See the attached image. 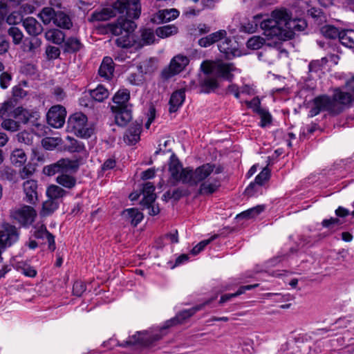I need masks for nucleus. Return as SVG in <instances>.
<instances>
[{
    "label": "nucleus",
    "mask_w": 354,
    "mask_h": 354,
    "mask_svg": "<svg viewBox=\"0 0 354 354\" xmlns=\"http://www.w3.org/2000/svg\"><path fill=\"white\" fill-rule=\"evenodd\" d=\"M263 30V34L267 39H275L277 41H288L295 37V31H303L307 27L304 19H292V14L286 8L274 10L270 17L260 23Z\"/></svg>",
    "instance_id": "1"
},
{
    "label": "nucleus",
    "mask_w": 354,
    "mask_h": 354,
    "mask_svg": "<svg viewBox=\"0 0 354 354\" xmlns=\"http://www.w3.org/2000/svg\"><path fill=\"white\" fill-rule=\"evenodd\" d=\"M129 6H125L123 14L112 23V35L122 36L115 41V44L120 48H130L133 46L136 41L134 39L133 32L137 28L135 20L138 19L141 15L142 5L140 0H129Z\"/></svg>",
    "instance_id": "2"
},
{
    "label": "nucleus",
    "mask_w": 354,
    "mask_h": 354,
    "mask_svg": "<svg viewBox=\"0 0 354 354\" xmlns=\"http://www.w3.org/2000/svg\"><path fill=\"white\" fill-rule=\"evenodd\" d=\"M313 107L309 111L308 116L313 118L318 115L321 111H326L330 115H336L342 112V107L336 109V104L330 96L321 95L315 97L313 100Z\"/></svg>",
    "instance_id": "3"
},
{
    "label": "nucleus",
    "mask_w": 354,
    "mask_h": 354,
    "mask_svg": "<svg viewBox=\"0 0 354 354\" xmlns=\"http://www.w3.org/2000/svg\"><path fill=\"white\" fill-rule=\"evenodd\" d=\"M68 128L75 135L82 138H88L93 133V129L87 124V117L82 113H75L68 120Z\"/></svg>",
    "instance_id": "4"
},
{
    "label": "nucleus",
    "mask_w": 354,
    "mask_h": 354,
    "mask_svg": "<svg viewBox=\"0 0 354 354\" xmlns=\"http://www.w3.org/2000/svg\"><path fill=\"white\" fill-rule=\"evenodd\" d=\"M79 166L77 159L62 158L53 164L45 166L43 172L45 175L50 176L59 172L77 170Z\"/></svg>",
    "instance_id": "5"
},
{
    "label": "nucleus",
    "mask_w": 354,
    "mask_h": 354,
    "mask_svg": "<svg viewBox=\"0 0 354 354\" xmlns=\"http://www.w3.org/2000/svg\"><path fill=\"white\" fill-rule=\"evenodd\" d=\"M10 215L11 218L21 225L28 227L33 223L37 214L32 207L24 205L20 208L12 209Z\"/></svg>",
    "instance_id": "6"
},
{
    "label": "nucleus",
    "mask_w": 354,
    "mask_h": 354,
    "mask_svg": "<svg viewBox=\"0 0 354 354\" xmlns=\"http://www.w3.org/2000/svg\"><path fill=\"white\" fill-rule=\"evenodd\" d=\"M19 232L18 229L9 223H4L0 229V247L7 248L11 246L19 240Z\"/></svg>",
    "instance_id": "7"
},
{
    "label": "nucleus",
    "mask_w": 354,
    "mask_h": 354,
    "mask_svg": "<svg viewBox=\"0 0 354 354\" xmlns=\"http://www.w3.org/2000/svg\"><path fill=\"white\" fill-rule=\"evenodd\" d=\"M66 111L64 106L56 105L52 106L47 113V122L49 125L54 128L62 127L64 122Z\"/></svg>",
    "instance_id": "8"
},
{
    "label": "nucleus",
    "mask_w": 354,
    "mask_h": 354,
    "mask_svg": "<svg viewBox=\"0 0 354 354\" xmlns=\"http://www.w3.org/2000/svg\"><path fill=\"white\" fill-rule=\"evenodd\" d=\"M223 41L218 45V50L224 55L226 59H232L236 57L241 55V51L239 48L238 42L231 38L225 36Z\"/></svg>",
    "instance_id": "9"
},
{
    "label": "nucleus",
    "mask_w": 354,
    "mask_h": 354,
    "mask_svg": "<svg viewBox=\"0 0 354 354\" xmlns=\"http://www.w3.org/2000/svg\"><path fill=\"white\" fill-rule=\"evenodd\" d=\"M112 113L114 114L115 124L124 127L132 119L131 105L112 106Z\"/></svg>",
    "instance_id": "10"
},
{
    "label": "nucleus",
    "mask_w": 354,
    "mask_h": 354,
    "mask_svg": "<svg viewBox=\"0 0 354 354\" xmlns=\"http://www.w3.org/2000/svg\"><path fill=\"white\" fill-rule=\"evenodd\" d=\"M201 309V306H196L190 309L178 312L175 317L167 320L161 327V330H165L172 326L183 324L187 319L193 316L198 310Z\"/></svg>",
    "instance_id": "11"
},
{
    "label": "nucleus",
    "mask_w": 354,
    "mask_h": 354,
    "mask_svg": "<svg viewBox=\"0 0 354 354\" xmlns=\"http://www.w3.org/2000/svg\"><path fill=\"white\" fill-rule=\"evenodd\" d=\"M39 113L35 109H27L21 106L16 108L15 119L24 124L30 123L35 126H39Z\"/></svg>",
    "instance_id": "12"
},
{
    "label": "nucleus",
    "mask_w": 354,
    "mask_h": 354,
    "mask_svg": "<svg viewBox=\"0 0 354 354\" xmlns=\"http://www.w3.org/2000/svg\"><path fill=\"white\" fill-rule=\"evenodd\" d=\"M214 77L223 78L230 82L234 80V75L232 72L236 70V67L233 63L220 62L215 65Z\"/></svg>",
    "instance_id": "13"
},
{
    "label": "nucleus",
    "mask_w": 354,
    "mask_h": 354,
    "mask_svg": "<svg viewBox=\"0 0 354 354\" xmlns=\"http://www.w3.org/2000/svg\"><path fill=\"white\" fill-rule=\"evenodd\" d=\"M179 15L180 12L176 8L160 10L152 16L151 21L157 24L167 23L174 20Z\"/></svg>",
    "instance_id": "14"
},
{
    "label": "nucleus",
    "mask_w": 354,
    "mask_h": 354,
    "mask_svg": "<svg viewBox=\"0 0 354 354\" xmlns=\"http://www.w3.org/2000/svg\"><path fill=\"white\" fill-rule=\"evenodd\" d=\"M200 93L209 94L214 93L220 86L218 80L214 76H204L198 80Z\"/></svg>",
    "instance_id": "15"
},
{
    "label": "nucleus",
    "mask_w": 354,
    "mask_h": 354,
    "mask_svg": "<svg viewBox=\"0 0 354 354\" xmlns=\"http://www.w3.org/2000/svg\"><path fill=\"white\" fill-rule=\"evenodd\" d=\"M215 165L212 163L203 164L194 170V185L203 183L214 171Z\"/></svg>",
    "instance_id": "16"
},
{
    "label": "nucleus",
    "mask_w": 354,
    "mask_h": 354,
    "mask_svg": "<svg viewBox=\"0 0 354 354\" xmlns=\"http://www.w3.org/2000/svg\"><path fill=\"white\" fill-rule=\"evenodd\" d=\"M225 30H219L214 32L210 33L208 35L198 39V44L203 48H207L225 38L227 36Z\"/></svg>",
    "instance_id": "17"
},
{
    "label": "nucleus",
    "mask_w": 354,
    "mask_h": 354,
    "mask_svg": "<svg viewBox=\"0 0 354 354\" xmlns=\"http://www.w3.org/2000/svg\"><path fill=\"white\" fill-rule=\"evenodd\" d=\"M33 234L36 239H46L48 243V248L51 251L55 250V237L47 230L44 225L35 226Z\"/></svg>",
    "instance_id": "18"
},
{
    "label": "nucleus",
    "mask_w": 354,
    "mask_h": 354,
    "mask_svg": "<svg viewBox=\"0 0 354 354\" xmlns=\"http://www.w3.org/2000/svg\"><path fill=\"white\" fill-rule=\"evenodd\" d=\"M185 99V90L184 88L178 89L174 91L169 101V112L170 113L176 112L183 105Z\"/></svg>",
    "instance_id": "19"
},
{
    "label": "nucleus",
    "mask_w": 354,
    "mask_h": 354,
    "mask_svg": "<svg viewBox=\"0 0 354 354\" xmlns=\"http://www.w3.org/2000/svg\"><path fill=\"white\" fill-rule=\"evenodd\" d=\"M24 192L26 195L25 201L30 204L34 203L37 199V185L33 180H28L24 183Z\"/></svg>",
    "instance_id": "20"
},
{
    "label": "nucleus",
    "mask_w": 354,
    "mask_h": 354,
    "mask_svg": "<svg viewBox=\"0 0 354 354\" xmlns=\"http://www.w3.org/2000/svg\"><path fill=\"white\" fill-rule=\"evenodd\" d=\"M142 124V120L140 122L136 121L135 122H133L127 130V133L124 135V139H127L130 144H136L138 140H140Z\"/></svg>",
    "instance_id": "21"
},
{
    "label": "nucleus",
    "mask_w": 354,
    "mask_h": 354,
    "mask_svg": "<svg viewBox=\"0 0 354 354\" xmlns=\"http://www.w3.org/2000/svg\"><path fill=\"white\" fill-rule=\"evenodd\" d=\"M23 26L27 32L31 36H37L43 31V27L35 18L28 17L23 21Z\"/></svg>",
    "instance_id": "22"
},
{
    "label": "nucleus",
    "mask_w": 354,
    "mask_h": 354,
    "mask_svg": "<svg viewBox=\"0 0 354 354\" xmlns=\"http://www.w3.org/2000/svg\"><path fill=\"white\" fill-rule=\"evenodd\" d=\"M175 182L171 183V185L176 186L177 183L182 182L183 184H188L190 186H194V169L192 167H187L183 168L178 176L174 180Z\"/></svg>",
    "instance_id": "23"
},
{
    "label": "nucleus",
    "mask_w": 354,
    "mask_h": 354,
    "mask_svg": "<svg viewBox=\"0 0 354 354\" xmlns=\"http://www.w3.org/2000/svg\"><path fill=\"white\" fill-rule=\"evenodd\" d=\"M221 187L220 180L215 178L212 182L205 181L201 183L199 189H198V194L199 195H212L215 193Z\"/></svg>",
    "instance_id": "24"
},
{
    "label": "nucleus",
    "mask_w": 354,
    "mask_h": 354,
    "mask_svg": "<svg viewBox=\"0 0 354 354\" xmlns=\"http://www.w3.org/2000/svg\"><path fill=\"white\" fill-rule=\"evenodd\" d=\"M333 100L335 104L338 102L343 105H347L354 102V95L348 91L344 92L340 88H335Z\"/></svg>",
    "instance_id": "25"
},
{
    "label": "nucleus",
    "mask_w": 354,
    "mask_h": 354,
    "mask_svg": "<svg viewBox=\"0 0 354 354\" xmlns=\"http://www.w3.org/2000/svg\"><path fill=\"white\" fill-rule=\"evenodd\" d=\"M122 215L134 227L137 226L144 218L143 214L138 209L134 207L123 210Z\"/></svg>",
    "instance_id": "26"
},
{
    "label": "nucleus",
    "mask_w": 354,
    "mask_h": 354,
    "mask_svg": "<svg viewBox=\"0 0 354 354\" xmlns=\"http://www.w3.org/2000/svg\"><path fill=\"white\" fill-rule=\"evenodd\" d=\"M16 102L15 100H10L5 102L0 108V118L2 119L6 118H15Z\"/></svg>",
    "instance_id": "27"
},
{
    "label": "nucleus",
    "mask_w": 354,
    "mask_h": 354,
    "mask_svg": "<svg viewBox=\"0 0 354 354\" xmlns=\"http://www.w3.org/2000/svg\"><path fill=\"white\" fill-rule=\"evenodd\" d=\"M259 286V283L241 286L239 287V288L237 290V291L234 293H229V294L223 295L220 298L219 304H223L228 301L229 300H230L232 298L236 297L245 293V291L252 290L255 288H257Z\"/></svg>",
    "instance_id": "28"
},
{
    "label": "nucleus",
    "mask_w": 354,
    "mask_h": 354,
    "mask_svg": "<svg viewBox=\"0 0 354 354\" xmlns=\"http://www.w3.org/2000/svg\"><path fill=\"white\" fill-rule=\"evenodd\" d=\"M65 34L59 29H50L45 33V38L52 43L60 45L64 42Z\"/></svg>",
    "instance_id": "29"
},
{
    "label": "nucleus",
    "mask_w": 354,
    "mask_h": 354,
    "mask_svg": "<svg viewBox=\"0 0 354 354\" xmlns=\"http://www.w3.org/2000/svg\"><path fill=\"white\" fill-rule=\"evenodd\" d=\"M146 335V332L138 331L135 335L130 336L129 337V339L124 341L122 344H120V346L123 347H127L129 346H134L138 344L143 347H145Z\"/></svg>",
    "instance_id": "30"
},
{
    "label": "nucleus",
    "mask_w": 354,
    "mask_h": 354,
    "mask_svg": "<svg viewBox=\"0 0 354 354\" xmlns=\"http://www.w3.org/2000/svg\"><path fill=\"white\" fill-rule=\"evenodd\" d=\"M189 63V59L187 56L178 55L171 59L169 65L179 74L185 68Z\"/></svg>",
    "instance_id": "31"
},
{
    "label": "nucleus",
    "mask_w": 354,
    "mask_h": 354,
    "mask_svg": "<svg viewBox=\"0 0 354 354\" xmlns=\"http://www.w3.org/2000/svg\"><path fill=\"white\" fill-rule=\"evenodd\" d=\"M67 142L65 145L66 149L71 153H85L84 144L70 136L66 137Z\"/></svg>",
    "instance_id": "32"
},
{
    "label": "nucleus",
    "mask_w": 354,
    "mask_h": 354,
    "mask_svg": "<svg viewBox=\"0 0 354 354\" xmlns=\"http://www.w3.org/2000/svg\"><path fill=\"white\" fill-rule=\"evenodd\" d=\"M183 168L184 167H183V165L179 160L178 158L176 156L175 153H173L170 156L169 163V171L171 174V178L174 180Z\"/></svg>",
    "instance_id": "33"
},
{
    "label": "nucleus",
    "mask_w": 354,
    "mask_h": 354,
    "mask_svg": "<svg viewBox=\"0 0 354 354\" xmlns=\"http://www.w3.org/2000/svg\"><path fill=\"white\" fill-rule=\"evenodd\" d=\"M53 23L58 27L63 29H70L73 23L68 15L62 11H57Z\"/></svg>",
    "instance_id": "34"
},
{
    "label": "nucleus",
    "mask_w": 354,
    "mask_h": 354,
    "mask_svg": "<svg viewBox=\"0 0 354 354\" xmlns=\"http://www.w3.org/2000/svg\"><path fill=\"white\" fill-rule=\"evenodd\" d=\"M320 31L324 37L330 39H338L339 41L342 30H339L335 26L333 25H325L321 28Z\"/></svg>",
    "instance_id": "35"
},
{
    "label": "nucleus",
    "mask_w": 354,
    "mask_h": 354,
    "mask_svg": "<svg viewBox=\"0 0 354 354\" xmlns=\"http://www.w3.org/2000/svg\"><path fill=\"white\" fill-rule=\"evenodd\" d=\"M130 99V91L127 88L119 89L112 97V102L117 106L128 105L127 103Z\"/></svg>",
    "instance_id": "36"
},
{
    "label": "nucleus",
    "mask_w": 354,
    "mask_h": 354,
    "mask_svg": "<svg viewBox=\"0 0 354 354\" xmlns=\"http://www.w3.org/2000/svg\"><path fill=\"white\" fill-rule=\"evenodd\" d=\"M339 42L347 48H354V30H342V35L339 37Z\"/></svg>",
    "instance_id": "37"
},
{
    "label": "nucleus",
    "mask_w": 354,
    "mask_h": 354,
    "mask_svg": "<svg viewBox=\"0 0 354 354\" xmlns=\"http://www.w3.org/2000/svg\"><path fill=\"white\" fill-rule=\"evenodd\" d=\"M350 324V321L345 317L338 319L334 324H333L329 328H319L317 330L316 334L323 335L325 333L329 331H334L337 328H346Z\"/></svg>",
    "instance_id": "38"
},
{
    "label": "nucleus",
    "mask_w": 354,
    "mask_h": 354,
    "mask_svg": "<svg viewBox=\"0 0 354 354\" xmlns=\"http://www.w3.org/2000/svg\"><path fill=\"white\" fill-rule=\"evenodd\" d=\"M265 209V205H259L254 207L250 208L245 211L242 212L236 216V218H252L257 216Z\"/></svg>",
    "instance_id": "39"
},
{
    "label": "nucleus",
    "mask_w": 354,
    "mask_h": 354,
    "mask_svg": "<svg viewBox=\"0 0 354 354\" xmlns=\"http://www.w3.org/2000/svg\"><path fill=\"white\" fill-rule=\"evenodd\" d=\"M91 97L97 102H102L108 98L109 91L102 85H98L96 88L90 91Z\"/></svg>",
    "instance_id": "40"
},
{
    "label": "nucleus",
    "mask_w": 354,
    "mask_h": 354,
    "mask_svg": "<svg viewBox=\"0 0 354 354\" xmlns=\"http://www.w3.org/2000/svg\"><path fill=\"white\" fill-rule=\"evenodd\" d=\"M46 194L49 198L58 201L66 194V192L58 185H51L46 190Z\"/></svg>",
    "instance_id": "41"
},
{
    "label": "nucleus",
    "mask_w": 354,
    "mask_h": 354,
    "mask_svg": "<svg viewBox=\"0 0 354 354\" xmlns=\"http://www.w3.org/2000/svg\"><path fill=\"white\" fill-rule=\"evenodd\" d=\"M156 35L160 38H166L178 32V28L174 25H167L160 26L155 31Z\"/></svg>",
    "instance_id": "42"
},
{
    "label": "nucleus",
    "mask_w": 354,
    "mask_h": 354,
    "mask_svg": "<svg viewBox=\"0 0 354 354\" xmlns=\"http://www.w3.org/2000/svg\"><path fill=\"white\" fill-rule=\"evenodd\" d=\"M98 75L105 80H109L111 76V57H105L98 70Z\"/></svg>",
    "instance_id": "43"
},
{
    "label": "nucleus",
    "mask_w": 354,
    "mask_h": 354,
    "mask_svg": "<svg viewBox=\"0 0 354 354\" xmlns=\"http://www.w3.org/2000/svg\"><path fill=\"white\" fill-rule=\"evenodd\" d=\"M82 47L80 41L76 37H69L64 40V50L68 53H75L80 50Z\"/></svg>",
    "instance_id": "44"
},
{
    "label": "nucleus",
    "mask_w": 354,
    "mask_h": 354,
    "mask_svg": "<svg viewBox=\"0 0 354 354\" xmlns=\"http://www.w3.org/2000/svg\"><path fill=\"white\" fill-rule=\"evenodd\" d=\"M56 182L68 189H72L76 185V179L75 177L68 174H60L56 178Z\"/></svg>",
    "instance_id": "45"
},
{
    "label": "nucleus",
    "mask_w": 354,
    "mask_h": 354,
    "mask_svg": "<svg viewBox=\"0 0 354 354\" xmlns=\"http://www.w3.org/2000/svg\"><path fill=\"white\" fill-rule=\"evenodd\" d=\"M154 32L150 28H143L141 30V41L139 45L140 46L151 45L154 43Z\"/></svg>",
    "instance_id": "46"
},
{
    "label": "nucleus",
    "mask_w": 354,
    "mask_h": 354,
    "mask_svg": "<svg viewBox=\"0 0 354 354\" xmlns=\"http://www.w3.org/2000/svg\"><path fill=\"white\" fill-rule=\"evenodd\" d=\"M57 12L50 7L44 8L39 17L44 24H49L51 21H54Z\"/></svg>",
    "instance_id": "47"
},
{
    "label": "nucleus",
    "mask_w": 354,
    "mask_h": 354,
    "mask_svg": "<svg viewBox=\"0 0 354 354\" xmlns=\"http://www.w3.org/2000/svg\"><path fill=\"white\" fill-rule=\"evenodd\" d=\"M308 15L313 18L316 23L322 24L326 21V15L323 10L319 8L312 7L308 10Z\"/></svg>",
    "instance_id": "48"
},
{
    "label": "nucleus",
    "mask_w": 354,
    "mask_h": 354,
    "mask_svg": "<svg viewBox=\"0 0 354 354\" xmlns=\"http://www.w3.org/2000/svg\"><path fill=\"white\" fill-rule=\"evenodd\" d=\"M266 44V39L261 36H252L246 42L248 49L259 50Z\"/></svg>",
    "instance_id": "49"
},
{
    "label": "nucleus",
    "mask_w": 354,
    "mask_h": 354,
    "mask_svg": "<svg viewBox=\"0 0 354 354\" xmlns=\"http://www.w3.org/2000/svg\"><path fill=\"white\" fill-rule=\"evenodd\" d=\"M59 207V202L49 198L43 203L41 214L44 216H48L55 211Z\"/></svg>",
    "instance_id": "50"
},
{
    "label": "nucleus",
    "mask_w": 354,
    "mask_h": 354,
    "mask_svg": "<svg viewBox=\"0 0 354 354\" xmlns=\"http://www.w3.org/2000/svg\"><path fill=\"white\" fill-rule=\"evenodd\" d=\"M10 159L13 164L20 165L26 162V156L22 149H16L12 152Z\"/></svg>",
    "instance_id": "51"
},
{
    "label": "nucleus",
    "mask_w": 354,
    "mask_h": 354,
    "mask_svg": "<svg viewBox=\"0 0 354 354\" xmlns=\"http://www.w3.org/2000/svg\"><path fill=\"white\" fill-rule=\"evenodd\" d=\"M218 236L217 234H214L208 239L201 241L192 248V250H191V254L193 255H197L201 251H203L207 245H209L212 241L216 239Z\"/></svg>",
    "instance_id": "52"
},
{
    "label": "nucleus",
    "mask_w": 354,
    "mask_h": 354,
    "mask_svg": "<svg viewBox=\"0 0 354 354\" xmlns=\"http://www.w3.org/2000/svg\"><path fill=\"white\" fill-rule=\"evenodd\" d=\"M129 6V0H115L112 2V17L115 13L123 14L125 6Z\"/></svg>",
    "instance_id": "53"
},
{
    "label": "nucleus",
    "mask_w": 354,
    "mask_h": 354,
    "mask_svg": "<svg viewBox=\"0 0 354 354\" xmlns=\"http://www.w3.org/2000/svg\"><path fill=\"white\" fill-rule=\"evenodd\" d=\"M259 113L257 114L260 115L261 122L259 126L264 128L270 124L272 122V117L268 110L264 109L263 110H259Z\"/></svg>",
    "instance_id": "54"
},
{
    "label": "nucleus",
    "mask_w": 354,
    "mask_h": 354,
    "mask_svg": "<svg viewBox=\"0 0 354 354\" xmlns=\"http://www.w3.org/2000/svg\"><path fill=\"white\" fill-rule=\"evenodd\" d=\"M165 330H161V328H160V332L156 334H153L149 336L145 335L146 341H145V347L151 348L154 345V343L160 340L162 337L165 335Z\"/></svg>",
    "instance_id": "55"
},
{
    "label": "nucleus",
    "mask_w": 354,
    "mask_h": 354,
    "mask_svg": "<svg viewBox=\"0 0 354 354\" xmlns=\"http://www.w3.org/2000/svg\"><path fill=\"white\" fill-rule=\"evenodd\" d=\"M216 64L209 61H203L201 64L200 68L205 76H214Z\"/></svg>",
    "instance_id": "56"
},
{
    "label": "nucleus",
    "mask_w": 354,
    "mask_h": 354,
    "mask_svg": "<svg viewBox=\"0 0 354 354\" xmlns=\"http://www.w3.org/2000/svg\"><path fill=\"white\" fill-rule=\"evenodd\" d=\"M270 169L266 167L262 171L255 177L254 182L257 183L259 186H261L264 183L270 179Z\"/></svg>",
    "instance_id": "57"
},
{
    "label": "nucleus",
    "mask_w": 354,
    "mask_h": 354,
    "mask_svg": "<svg viewBox=\"0 0 354 354\" xmlns=\"http://www.w3.org/2000/svg\"><path fill=\"white\" fill-rule=\"evenodd\" d=\"M111 18V10L104 8L100 12H95L92 15V19L95 21H108Z\"/></svg>",
    "instance_id": "58"
},
{
    "label": "nucleus",
    "mask_w": 354,
    "mask_h": 354,
    "mask_svg": "<svg viewBox=\"0 0 354 354\" xmlns=\"http://www.w3.org/2000/svg\"><path fill=\"white\" fill-rule=\"evenodd\" d=\"M8 35L12 38L15 44H19L23 39L22 32L17 27H11L8 29Z\"/></svg>",
    "instance_id": "59"
},
{
    "label": "nucleus",
    "mask_w": 354,
    "mask_h": 354,
    "mask_svg": "<svg viewBox=\"0 0 354 354\" xmlns=\"http://www.w3.org/2000/svg\"><path fill=\"white\" fill-rule=\"evenodd\" d=\"M191 194L187 188L178 187L172 192L171 196L175 201H178L183 197L189 196Z\"/></svg>",
    "instance_id": "60"
},
{
    "label": "nucleus",
    "mask_w": 354,
    "mask_h": 354,
    "mask_svg": "<svg viewBox=\"0 0 354 354\" xmlns=\"http://www.w3.org/2000/svg\"><path fill=\"white\" fill-rule=\"evenodd\" d=\"M323 68L322 65L319 64L318 60H312L308 64V80H310L313 77L312 73H317L319 71Z\"/></svg>",
    "instance_id": "61"
},
{
    "label": "nucleus",
    "mask_w": 354,
    "mask_h": 354,
    "mask_svg": "<svg viewBox=\"0 0 354 354\" xmlns=\"http://www.w3.org/2000/svg\"><path fill=\"white\" fill-rule=\"evenodd\" d=\"M2 127L8 131H16L18 130V123L11 118H4L3 121L1 123Z\"/></svg>",
    "instance_id": "62"
},
{
    "label": "nucleus",
    "mask_w": 354,
    "mask_h": 354,
    "mask_svg": "<svg viewBox=\"0 0 354 354\" xmlns=\"http://www.w3.org/2000/svg\"><path fill=\"white\" fill-rule=\"evenodd\" d=\"M245 104L248 108L252 109V111L257 114L259 113V110L263 109L261 107V100L258 96L254 97L250 101H245Z\"/></svg>",
    "instance_id": "63"
},
{
    "label": "nucleus",
    "mask_w": 354,
    "mask_h": 354,
    "mask_svg": "<svg viewBox=\"0 0 354 354\" xmlns=\"http://www.w3.org/2000/svg\"><path fill=\"white\" fill-rule=\"evenodd\" d=\"M22 15L18 12H12L6 18V22L10 24H18L23 21Z\"/></svg>",
    "instance_id": "64"
}]
</instances>
